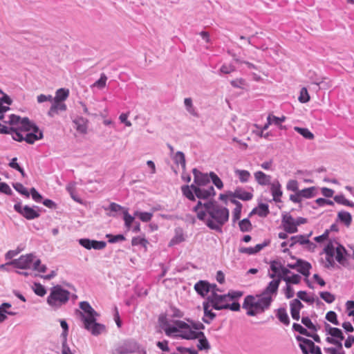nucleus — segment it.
<instances>
[{
  "instance_id": "f257e3e1",
  "label": "nucleus",
  "mask_w": 354,
  "mask_h": 354,
  "mask_svg": "<svg viewBox=\"0 0 354 354\" xmlns=\"http://www.w3.org/2000/svg\"><path fill=\"white\" fill-rule=\"evenodd\" d=\"M198 219L203 221L210 230L223 232V226L228 221L229 209L216 201H198L193 208Z\"/></svg>"
},
{
  "instance_id": "f03ea898",
  "label": "nucleus",
  "mask_w": 354,
  "mask_h": 354,
  "mask_svg": "<svg viewBox=\"0 0 354 354\" xmlns=\"http://www.w3.org/2000/svg\"><path fill=\"white\" fill-rule=\"evenodd\" d=\"M278 289V281H271L261 294L245 297L243 308L247 310V315L255 316L269 309L277 295Z\"/></svg>"
},
{
  "instance_id": "7ed1b4c3",
  "label": "nucleus",
  "mask_w": 354,
  "mask_h": 354,
  "mask_svg": "<svg viewBox=\"0 0 354 354\" xmlns=\"http://www.w3.org/2000/svg\"><path fill=\"white\" fill-rule=\"evenodd\" d=\"M80 308L82 310H77L81 320L83 322L84 328L90 331L93 335H98L102 333L105 327L104 325L96 322V317L98 316L97 313L92 308L87 301H81Z\"/></svg>"
},
{
  "instance_id": "20e7f679",
  "label": "nucleus",
  "mask_w": 354,
  "mask_h": 354,
  "mask_svg": "<svg viewBox=\"0 0 354 354\" xmlns=\"http://www.w3.org/2000/svg\"><path fill=\"white\" fill-rule=\"evenodd\" d=\"M160 324L166 335L180 337L185 339H194L197 338L198 332L192 329L190 326L183 321H174V324H171L166 319L161 320Z\"/></svg>"
},
{
  "instance_id": "39448f33",
  "label": "nucleus",
  "mask_w": 354,
  "mask_h": 354,
  "mask_svg": "<svg viewBox=\"0 0 354 354\" xmlns=\"http://www.w3.org/2000/svg\"><path fill=\"white\" fill-rule=\"evenodd\" d=\"M8 122L10 124H19L20 127L24 129V141L28 144H33L35 141L43 138L42 131L28 118H21L19 116L12 114L9 116Z\"/></svg>"
},
{
  "instance_id": "423d86ee",
  "label": "nucleus",
  "mask_w": 354,
  "mask_h": 354,
  "mask_svg": "<svg viewBox=\"0 0 354 354\" xmlns=\"http://www.w3.org/2000/svg\"><path fill=\"white\" fill-rule=\"evenodd\" d=\"M71 292L57 285L50 288V294L47 297V304L53 310H57L65 305L70 299Z\"/></svg>"
},
{
  "instance_id": "0eeeda50",
  "label": "nucleus",
  "mask_w": 354,
  "mask_h": 354,
  "mask_svg": "<svg viewBox=\"0 0 354 354\" xmlns=\"http://www.w3.org/2000/svg\"><path fill=\"white\" fill-rule=\"evenodd\" d=\"M324 252L328 268L335 266V260L340 264H344L346 250L337 242L330 241L324 248Z\"/></svg>"
},
{
  "instance_id": "6e6552de",
  "label": "nucleus",
  "mask_w": 354,
  "mask_h": 354,
  "mask_svg": "<svg viewBox=\"0 0 354 354\" xmlns=\"http://www.w3.org/2000/svg\"><path fill=\"white\" fill-rule=\"evenodd\" d=\"M35 255L32 253L21 255L19 259H14L7 265L12 266L13 267L21 270H28L32 268V265Z\"/></svg>"
},
{
  "instance_id": "1a4fd4ad",
  "label": "nucleus",
  "mask_w": 354,
  "mask_h": 354,
  "mask_svg": "<svg viewBox=\"0 0 354 354\" xmlns=\"http://www.w3.org/2000/svg\"><path fill=\"white\" fill-rule=\"evenodd\" d=\"M139 348L138 344L129 339L118 344L113 351L112 354H129L136 352Z\"/></svg>"
},
{
  "instance_id": "9d476101",
  "label": "nucleus",
  "mask_w": 354,
  "mask_h": 354,
  "mask_svg": "<svg viewBox=\"0 0 354 354\" xmlns=\"http://www.w3.org/2000/svg\"><path fill=\"white\" fill-rule=\"evenodd\" d=\"M207 300L210 302L213 308L220 310L225 309L229 298L226 294L218 295L216 292H213L207 297Z\"/></svg>"
},
{
  "instance_id": "9b49d317",
  "label": "nucleus",
  "mask_w": 354,
  "mask_h": 354,
  "mask_svg": "<svg viewBox=\"0 0 354 354\" xmlns=\"http://www.w3.org/2000/svg\"><path fill=\"white\" fill-rule=\"evenodd\" d=\"M14 209L25 217L28 220H32L39 216V213L37 210L28 205L22 207L21 203H17L14 205Z\"/></svg>"
},
{
  "instance_id": "f8f14e48",
  "label": "nucleus",
  "mask_w": 354,
  "mask_h": 354,
  "mask_svg": "<svg viewBox=\"0 0 354 354\" xmlns=\"http://www.w3.org/2000/svg\"><path fill=\"white\" fill-rule=\"evenodd\" d=\"M194 175V183L195 185L198 187H205L209 183L210 176L209 174L203 173L198 170L196 168L192 169Z\"/></svg>"
},
{
  "instance_id": "ddd939ff",
  "label": "nucleus",
  "mask_w": 354,
  "mask_h": 354,
  "mask_svg": "<svg viewBox=\"0 0 354 354\" xmlns=\"http://www.w3.org/2000/svg\"><path fill=\"white\" fill-rule=\"evenodd\" d=\"M270 268L271 272H273L277 274V278L276 279H272V281H278L279 285L282 280L283 276H284L286 274L291 273L288 268H285L281 264V263L277 261H273L271 262Z\"/></svg>"
},
{
  "instance_id": "4468645a",
  "label": "nucleus",
  "mask_w": 354,
  "mask_h": 354,
  "mask_svg": "<svg viewBox=\"0 0 354 354\" xmlns=\"http://www.w3.org/2000/svg\"><path fill=\"white\" fill-rule=\"evenodd\" d=\"M78 242L80 245L87 250L94 249L100 250L104 249L106 245L105 241L91 240L89 239H80Z\"/></svg>"
},
{
  "instance_id": "2eb2a0df",
  "label": "nucleus",
  "mask_w": 354,
  "mask_h": 354,
  "mask_svg": "<svg viewBox=\"0 0 354 354\" xmlns=\"http://www.w3.org/2000/svg\"><path fill=\"white\" fill-rule=\"evenodd\" d=\"M281 222L283 228L286 232L293 234L298 231L295 218L290 214H286L283 216Z\"/></svg>"
},
{
  "instance_id": "dca6fc26",
  "label": "nucleus",
  "mask_w": 354,
  "mask_h": 354,
  "mask_svg": "<svg viewBox=\"0 0 354 354\" xmlns=\"http://www.w3.org/2000/svg\"><path fill=\"white\" fill-rule=\"evenodd\" d=\"M195 195L199 199H208L216 195V192L213 186L209 185L207 187H198L196 186L195 189Z\"/></svg>"
},
{
  "instance_id": "f3484780",
  "label": "nucleus",
  "mask_w": 354,
  "mask_h": 354,
  "mask_svg": "<svg viewBox=\"0 0 354 354\" xmlns=\"http://www.w3.org/2000/svg\"><path fill=\"white\" fill-rule=\"evenodd\" d=\"M270 192L272 196V201L275 203H280L283 194L281 185L278 180H274L270 185Z\"/></svg>"
},
{
  "instance_id": "a211bd4d",
  "label": "nucleus",
  "mask_w": 354,
  "mask_h": 354,
  "mask_svg": "<svg viewBox=\"0 0 354 354\" xmlns=\"http://www.w3.org/2000/svg\"><path fill=\"white\" fill-rule=\"evenodd\" d=\"M53 104L48 111V115L53 118L57 115L59 111H65L67 109L66 104L63 102L52 100Z\"/></svg>"
},
{
  "instance_id": "6ab92c4d",
  "label": "nucleus",
  "mask_w": 354,
  "mask_h": 354,
  "mask_svg": "<svg viewBox=\"0 0 354 354\" xmlns=\"http://www.w3.org/2000/svg\"><path fill=\"white\" fill-rule=\"evenodd\" d=\"M290 314L293 319L298 321L300 318L299 312L304 305L298 299H294L290 303Z\"/></svg>"
},
{
  "instance_id": "aec40b11",
  "label": "nucleus",
  "mask_w": 354,
  "mask_h": 354,
  "mask_svg": "<svg viewBox=\"0 0 354 354\" xmlns=\"http://www.w3.org/2000/svg\"><path fill=\"white\" fill-rule=\"evenodd\" d=\"M196 292L203 297H205L211 290L210 283L207 281L201 280L194 285Z\"/></svg>"
},
{
  "instance_id": "412c9836",
  "label": "nucleus",
  "mask_w": 354,
  "mask_h": 354,
  "mask_svg": "<svg viewBox=\"0 0 354 354\" xmlns=\"http://www.w3.org/2000/svg\"><path fill=\"white\" fill-rule=\"evenodd\" d=\"M296 339L299 342V347L303 354H309V351L314 348V342L308 339L301 336H297Z\"/></svg>"
},
{
  "instance_id": "4be33fe9",
  "label": "nucleus",
  "mask_w": 354,
  "mask_h": 354,
  "mask_svg": "<svg viewBox=\"0 0 354 354\" xmlns=\"http://www.w3.org/2000/svg\"><path fill=\"white\" fill-rule=\"evenodd\" d=\"M74 128L80 133L84 134L87 132L88 120L83 117H76L73 119Z\"/></svg>"
},
{
  "instance_id": "5701e85b",
  "label": "nucleus",
  "mask_w": 354,
  "mask_h": 354,
  "mask_svg": "<svg viewBox=\"0 0 354 354\" xmlns=\"http://www.w3.org/2000/svg\"><path fill=\"white\" fill-rule=\"evenodd\" d=\"M204 317L203 321L206 324H210V322L215 318L216 314L212 311L210 302L207 300L203 303Z\"/></svg>"
},
{
  "instance_id": "b1692460",
  "label": "nucleus",
  "mask_w": 354,
  "mask_h": 354,
  "mask_svg": "<svg viewBox=\"0 0 354 354\" xmlns=\"http://www.w3.org/2000/svg\"><path fill=\"white\" fill-rule=\"evenodd\" d=\"M185 241V235L183 230L181 227H176L174 230V236L169 243V247H173L176 245Z\"/></svg>"
},
{
  "instance_id": "393cba45",
  "label": "nucleus",
  "mask_w": 354,
  "mask_h": 354,
  "mask_svg": "<svg viewBox=\"0 0 354 354\" xmlns=\"http://www.w3.org/2000/svg\"><path fill=\"white\" fill-rule=\"evenodd\" d=\"M311 264L306 261L298 259L297 270L303 274L305 277H308L310 275V270L311 269Z\"/></svg>"
},
{
  "instance_id": "a878e982",
  "label": "nucleus",
  "mask_w": 354,
  "mask_h": 354,
  "mask_svg": "<svg viewBox=\"0 0 354 354\" xmlns=\"http://www.w3.org/2000/svg\"><path fill=\"white\" fill-rule=\"evenodd\" d=\"M254 176L258 184L260 185H268L271 183V176L267 175L261 171H256L254 174Z\"/></svg>"
},
{
  "instance_id": "bb28decb",
  "label": "nucleus",
  "mask_w": 354,
  "mask_h": 354,
  "mask_svg": "<svg viewBox=\"0 0 354 354\" xmlns=\"http://www.w3.org/2000/svg\"><path fill=\"white\" fill-rule=\"evenodd\" d=\"M196 188V185L194 184H192L191 185H183L181 187V191L187 198L192 201H194L196 200L195 195V189Z\"/></svg>"
},
{
  "instance_id": "cd10ccee",
  "label": "nucleus",
  "mask_w": 354,
  "mask_h": 354,
  "mask_svg": "<svg viewBox=\"0 0 354 354\" xmlns=\"http://www.w3.org/2000/svg\"><path fill=\"white\" fill-rule=\"evenodd\" d=\"M234 198L240 200L248 201L252 198L253 194L251 192H246L243 189H236L232 194Z\"/></svg>"
},
{
  "instance_id": "c85d7f7f",
  "label": "nucleus",
  "mask_w": 354,
  "mask_h": 354,
  "mask_svg": "<svg viewBox=\"0 0 354 354\" xmlns=\"http://www.w3.org/2000/svg\"><path fill=\"white\" fill-rule=\"evenodd\" d=\"M17 127L16 128L13 127L12 130H11L10 135L13 140L21 142L24 140V129L20 127L19 124H16Z\"/></svg>"
},
{
  "instance_id": "c756f323",
  "label": "nucleus",
  "mask_w": 354,
  "mask_h": 354,
  "mask_svg": "<svg viewBox=\"0 0 354 354\" xmlns=\"http://www.w3.org/2000/svg\"><path fill=\"white\" fill-rule=\"evenodd\" d=\"M198 339V344L197 345L199 350H208L210 348V345L202 331L198 332L197 338Z\"/></svg>"
},
{
  "instance_id": "7c9ffc66",
  "label": "nucleus",
  "mask_w": 354,
  "mask_h": 354,
  "mask_svg": "<svg viewBox=\"0 0 354 354\" xmlns=\"http://www.w3.org/2000/svg\"><path fill=\"white\" fill-rule=\"evenodd\" d=\"M282 280L284 281L286 284H298L301 280V277L297 274H286L283 276Z\"/></svg>"
},
{
  "instance_id": "2f4dec72",
  "label": "nucleus",
  "mask_w": 354,
  "mask_h": 354,
  "mask_svg": "<svg viewBox=\"0 0 354 354\" xmlns=\"http://www.w3.org/2000/svg\"><path fill=\"white\" fill-rule=\"evenodd\" d=\"M301 198H312L317 194V188L310 187L299 190Z\"/></svg>"
},
{
  "instance_id": "473e14b6",
  "label": "nucleus",
  "mask_w": 354,
  "mask_h": 354,
  "mask_svg": "<svg viewBox=\"0 0 354 354\" xmlns=\"http://www.w3.org/2000/svg\"><path fill=\"white\" fill-rule=\"evenodd\" d=\"M289 247H293L296 243H299L300 245H305L306 243H310V240L308 237L304 235H297L293 236L290 239Z\"/></svg>"
},
{
  "instance_id": "72a5a7b5",
  "label": "nucleus",
  "mask_w": 354,
  "mask_h": 354,
  "mask_svg": "<svg viewBox=\"0 0 354 354\" xmlns=\"http://www.w3.org/2000/svg\"><path fill=\"white\" fill-rule=\"evenodd\" d=\"M255 213L261 217H266L270 213L268 205L266 203H261L259 206L254 209L251 214Z\"/></svg>"
},
{
  "instance_id": "f704fd0d",
  "label": "nucleus",
  "mask_w": 354,
  "mask_h": 354,
  "mask_svg": "<svg viewBox=\"0 0 354 354\" xmlns=\"http://www.w3.org/2000/svg\"><path fill=\"white\" fill-rule=\"evenodd\" d=\"M69 96V90L67 88H59L55 92V96L53 100L55 101L63 102L65 101Z\"/></svg>"
},
{
  "instance_id": "c9c22d12",
  "label": "nucleus",
  "mask_w": 354,
  "mask_h": 354,
  "mask_svg": "<svg viewBox=\"0 0 354 354\" xmlns=\"http://www.w3.org/2000/svg\"><path fill=\"white\" fill-rule=\"evenodd\" d=\"M184 105L186 111L194 117H198V114L193 104V102L191 97H186L184 100Z\"/></svg>"
},
{
  "instance_id": "e433bc0d",
  "label": "nucleus",
  "mask_w": 354,
  "mask_h": 354,
  "mask_svg": "<svg viewBox=\"0 0 354 354\" xmlns=\"http://www.w3.org/2000/svg\"><path fill=\"white\" fill-rule=\"evenodd\" d=\"M338 219L347 227L351 224L352 216L351 214L346 211H341L337 214Z\"/></svg>"
},
{
  "instance_id": "4c0bfd02",
  "label": "nucleus",
  "mask_w": 354,
  "mask_h": 354,
  "mask_svg": "<svg viewBox=\"0 0 354 354\" xmlns=\"http://www.w3.org/2000/svg\"><path fill=\"white\" fill-rule=\"evenodd\" d=\"M173 160L177 165H180L183 170L186 168V160L185 154L182 151H177L174 157Z\"/></svg>"
},
{
  "instance_id": "58836bf2",
  "label": "nucleus",
  "mask_w": 354,
  "mask_h": 354,
  "mask_svg": "<svg viewBox=\"0 0 354 354\" xmlns=\"http://www.w3.org/2000/svg\"><path fill=\"white\" fill-rule=\"evenodd\" d=\"M134 216L138 217L142 222H149L153 217V213L136 210L133 212Z\"/></svg>"
},
{
  "instance_id": "ea45409f",
  "label": "nucleus",
  "mask_w": 354,
  "mask_h": 354,
  "mask_svg": "<svg viewBox=\"0 0 354 354\" xmlns=\"http://www.w3.org/2000/svg\"><path fill=\"white\" fill-rule=\"evenodd\" d=\"M122 214L124 226L127 229L129 230L132 225V223L135 221L136 216H134V215L131 216L129 213L128 209H124V212Z\"/></svg>"
},
{
  "instance_id": "a19ab883",
  "label": "nucleus",
  "mask_w": 354,
  "mask_h": 354,
  "mask_svg": "<svg viewBox=\"0 0 354 354\" xmlns=\"http://www.w3.org/2000/svg\"><path fill=\"white\" fill-rule=\"evenodd\" d=\"M232 202L235 204L236 207L232 212V221L236 222L241 217L242 205L240 202L232 200Z\"/></svg>"
},
{
  "instance_id": "79ce46f5",
  "label": "nucleus",
  "mask_w": 354,
  "mask_h": 354,
  "mask_svg": "<svg viewBox=\"0 0 354 354\" xmlns=\"http://www.w3.org/2000/svg\"><path fill=\"white\" fill-rule=\"evenodd\" d=\"M234 173L241 183H247L251 176L250 173L244 169H235Z\"/></svg>"
},
{
  "instance_id": "37998d69",
  "label": "nucleus",
  "mask_w": 354,
  "mask_h": 354,
  "mask_svg": "<svg viewBox=\"0 0 354 354\" xmlns=\"http://www.w3.org/2000/svg\"><path fill=\"white\" fill-rule=\"evenodd\" d=\"M124 209H127L126 207H124L121 206L119 204H117L115 203H111L109 206L108 207H104L105 210H110L111 212L108 213L107 215L109 216H115V215L112 212H118L119 211L124 212Z\"/></svg>"
},
{
  "instance_id": "c03bdc74",
  "label": "nucleus",
  "mask_w": 354,
  "mask_h": 354,
  "mask_svg": "<svg viewBox=\"0 0 354 354\" xmlns=\"http://www.w3.org/2000/svg\"><path fill=\"white\" fill-rule=\"evenodd\" d=\"M334 201L338 204L351 207H354V203L346 199L343 194L336 195L334 196Z\"/></svg>"
},
{
  "instance_id": "a18cd8bd",
  "label": "nucleus",
  "mask_w": 354,
  "mask_h": 354,
  "mask_svg": "<svg viewBox=\"0 0 354 354\" xmlns=\"http://www.w3.org/2000/svg\"><path fill=\"white\" fill-rule=\"evenodd\" d=\"M148 244H149V241L145 237L136 236V237H133L132 240H131V245L133 246L141 245L145 250H147Z\"/></svg>"
},
{
  "instance_id": "49530a36",
  "label": "nucleus",
  "mask_w": 354,
  "mask_h": 354,
  "mask_svg": "<svg viewBox=\"0 0 354 354\" xmlns=\"http://www.w3.org/2000/svg\"><path fill=\"white\" fill-rule=\"evenodd\" d=\"M294 130L306 139L313 140L314 138L313 133H311L307 128L295 127Z\"/></svg>"
},
{
  "instance_id": "de8ad7c7",
  "label": "nucleus",
  "mask_w": 354,
  "mask_h": 354,
  "mask_svg": "<svg viewBox=\"0 0 354 354\" xmlns=\"http://www.w3.org/2000/svg\"><path fill=\"white\" fill-rule=\"evenodd\" d=\"M277 316L281 322L286 326L289 325L290 319L284 308H279L278 310Z\"/></svg>"
},
{
  "instance_id": "09e8293b",
  "label": "nucleus",
  "mask_w": 354,
  "mask_h": 354,
  "mask_svg": "<svg viewBox=\"0 0 354 354\" xmlns=\"http://www.w3.org/2000/svg\"><path fill=\"white\" fill-rule=\"evenodd\" d=\"M32 270L44 273L47 270V267L44 264H41V260L35 257L32 265Z\"/></svg>"
},
{
  "instance_id": "8fccbe9b",
  "label": "nucleus",
  "mask_w": 354,
  "mask_h": 354,
  "mask_svg": "<svg viewBox=\"0 0 354 354\" xmlns=\"http://www.w3.org/2000/svg\"><path fill=\"white\" fill-rule=\"evenodd\" d=\"M210 180L212 181L213 184L216 186V187L218 189H222L223 188V183L221 179L214 172L211 171L209 173Z\"/></svg>"
},
{
  "instance_id": "3c124183",
  "label": "nucleus",
  "mask_w": 354,
  "mask_h": 354,
  "mask_svg": "<svg viewBox=\"0 0 354 354\" xmlns=\"http://www.w3.org/2000/svg\"><path fill=\"white\" fill-rule=\"evenodd\" d=\"M32 290L39 297H44L46 294V288L40 283H34Z\"/></svg>"
},
{
  "instance_id": "603ef678",
  "label": "nucleus",
  "mask_w": 354,
  "mask_h": 354,
  "mask_svg": "<svg viewBox=\"0 0 354 354\" xmlns=\"http://www.w3.org/2000/svg\"><path fill=\"white\" fill-rule=\"evenodd\" d=\"M239 225L240 230L243 232H250L252 230V224L248 218L241 220Z\"/></svg>"
},
{
  "instance_id": "864d4df0",
  "label": "nucleus",
  "mask_w": 354,
  "mask_h": 354,
  "mask_svg": "<svg viewBox=\"0 0 354 354\" xmlns=\"http://www.w3.org/2000/svg\"><path fill=\"white\" fill-rule=\"evenodd\" d=\"M268 119L270 120V121H272V124H274L277 126H279V128L281 129H285V127L282 126L281 124V122H284L286 120V117L285 116H282V117H277L275 115H268Z\"/></svg>"
},
{
  "instance_id": "5fc2aeb1",
  "label": "nucleus",
  "mask_w": 354,
  "mask_h": 354,
  "mask_svg": "<svg viewBox=\"0 0 354 354\" xmlns=\"http://www.w3.org/2000/svg\"><path fill=\"white\" fill-rule=\"evenodd\" d=\"M13 187L15 189L20 193L21 194L25 196L28 198L30 196V192L28 191L27 188L25 187L21 183H17L13 184Z\"/></svg>"
},
{
  "instance_id": "6e6d98bb",
  "label": "nucleus",
  "mask_w": 354,
  "mask_h": 354,
  "mask_svg": "<svg viewBox=\"0 0 354 354\" xmlns=\"http://www.w3.org/2000/svg\"><path fill=\"white\" fill-rule=\"evenodd\" d=\"M319 296L323 300H324L328 304L333 303L335 299V297L334 295L331 294L329 292H326V291L321 292L319 293Z\"/></svg>"
},
{
  "instance_id": "4d7b16f0",
  "label": "nucleus",
  "mask_w": 354,
  "mask_h": 354,
  "mask_svg": "<svg viewBox=\"0 0 354 354\" xmlns=\"http://www.w3.org/2000/svg\"><path fill=\"white\" fill-rule=\"evenodd\" d=\"M59 322H60V326L63 330V331L61 334V338L62 339V340H66L67 336H68V325L67 322H66V320H64V319H60Z\"/></svg>"
},
{
  "instance_id": "13d9d810",
  "label": "nucleus",
  "mask_w": 354,
  "mask_h": 354,
  "mask_svg": "<svg viewBox=\"0 0 354 354\" xmlns=\"http://www.w3.org/2000/svg\"><path fill=\"white\" fill-rule=\"evenodd\" d=\"M298 100L301 103H306L310 100V95L306 88L304 87L301 89Z\"/></svg>"
},
{
  "instance_id": "bf43d9fd",
  "label": "nucleus",
  "mask_w": 354,
  "mask_h": 354,
  "mask_svg": "<svg viewBox=\"0 0 354 354\" xmlns=\"http://www.w3.org/2000/svg\"><path fill=\"white\" fill-rule=\"evenodd\" d=\"M288 191L293 192H299V183L296 180H289L286 184Z\"/></svg>"
},
{
  "instance_id": "052dcab7",
  "label": "nucleus",
  "mask_w": 354,
  "mask_h": 354,
  "mask_svg": "<svg viewBox=\"0 0 354 354\" xmlns=\"http://www.w3.org/2000/svg\"><path fill=\"white\" fill-rule=\"evenodd\" d=\"M326 319L334 325L338 326L339 323L337 318V314L334 311H329L326 315Z\"/></svg>"
},
{
  "instance_id": "680f3d73",
  "label": "nucleus",
  "mask_w": 354,
  "mask_h": 354,
  "mask_svg": "<svg viewBox=\"0 0 354 354\" xmlns=\"http://www.w3.org/2000/svg\"><path fill=\"white\" fill-rule=\"evenodd\" d=\"M301 323L306 326L308 329L313 331H317V328L315 325L311 322L308 317H303L301 318Z\"/></svg>"
},
{
  "instance_id": "e2e57ef3",
  "label": "nucleus",
  "mask_w": 354,
  "mask_h": 354,
  "mask_svg": "<svg viewBox=\"0 0 354 354\" xmlns=\"http://www.w3.org/2000/svg\"><path fill=\"white\" fill-rule=\"evenodd\" d=\"M106 80L107 77L106 76V75L102 73L100 79L93 84V86H96L99 88H103L106 86Z\"/></svg>"
},
{
  "instance_id": "0e129e2a",
  "label": "nucleus",
  "mask_w": 354,
  "mask_h": 354,
  "mask_svg": "<svg viewBox=\"0 0 354 354\" xmlns=\"http://www.w3.org/2000/svg\"><path fill=\"white\" fill-rule=\"evenodd\" d=\"M106 237L109 238V242L111 243H115L119 241H122L125 240V237L122 234H106Z\"/></svg>"
},
{
  "instance_id": "69168bd1",
  "label": "nucleus",
  "mask_w": 354,
  "mask_h": 354,
  "mask_svg": "<svg viewBox=\"0 0 354 354\" xmlns=\"http://www.w3.org/2000/svg\"><path fill=\"white\" fill-rule=\"evenodd\" d=\"M231 85L235 88H243L246 85L245 80L243 78H238L230 82Z\"/></svg>"
},
{
  "instance_id": "338daca9",
  "label": "nucleus",
  "mask_w": 354,
  "mask_h": 354,
  "mask_svg": "<svg viewBox=\"0 0 354 354\" xmlns=\"http://www.w3.org/2000/svg\"><path fill=\"white\" fill-rule=\"evenodd\" d=\"M235 71V66L231 64H223L220 68V73L223 74H229Z\"/></svg>"
},
{
  "instance_id": "774afa93",
  "label": "nucleus",
  "mask_w": 354,
  "mask_h": 354,
  "mask_svg": "<svg viewBox=\"0 0 354 354\" xmlns=\"http://www.w3.org/2000/svg\"><path fill=\"white\" fill-rule=\"evenodd\" d=\"M330 335H331L330 337L339 339L340 340H343L344 339L342 331L338 328H334V329L330 332Z\"/></svg>"
}]
</instances>
